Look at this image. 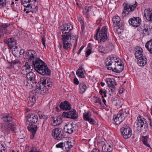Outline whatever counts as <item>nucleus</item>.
Segmentation results:
<instances>
[{
  "label": "nucleus",
  "instance_id": "nucleus-11",
  "mask_svg": "<svg viewBox=\"0 0 152 152\" xmlns=\"http://www.w3.org/2000/svg\"><path fill=\"white\" fill-rule=\"evenodd\" d=\"M137 5V3L136 1L135 4L133 5L129 4L128 3L126 4L124 8V10L123 11L122 13V16H125L126 15V12H128L127 14H128L130 12H133L135 9Z\"/></svg>",
  "mask_w": 152,
  "mask_h": 152
},
{
  "label": "nucleus",
  "instance_id": "nucleus-12",
  "mask_svg": "<svg viewBox=\"0 0 152 152\" xmlns=\"http://www.w3.org/2000/svg\"><path fill=\"white\" fill-rule=\"evenodd\" d=\"M62 116L64 118H69L73 119H77L78 116L75 110L73 109L69 112H64L62 114Z\"/></svg>",
  "mask_w": 152,
  "mask_h": 152
},
{
  "label": "nucleus",
  "instance_id": "nucleus-53",
  "mask_svg": "<svg viewBox=\"0 0 152 152\" xmlns=\"http://www.w3.org/2000/svg\"><path fill=\"white\" fill-rule=\"evenodd\" d=\"M115 86H110L109 88L110 89L111 92H115Z\"/></svg>",
  "mask_w": 152,
  "mask_h": 152
},
{
  "label": "nucleus",
  "instance_id": "nucleus-26",
  "mask_svg": "<svg viewBox=\"0 0 152 152\" xmlns=\"http://www.w3.org/2000/svg\"><path fill=\"white\" fill-rule=\"evenodd\" d=\"M31 70H32L31 66L28 64V62L26 63L25 66H23L21 70V74L25 75L28 72H29Z\"/></svg>",
  "mask_w": 152,
  "mask_h": 152
},
{
  "label": "nucleus",
  "instance_id": "nucleus-56",
  "mask_svg": "<svg viewBox=\"0 0 152 152\" xmlns=\"http://www.w3.org/2000/svg\"><path fill=\"white\" fill-rule=\"evenodd\" d=\"M91 152H100V150L98 148H94Z\"/></svg>",
  "mask_w": 152,
  "mask_h": 152
},
{
  "label": "nucleus",
  "instance_id": "nucleus-62",
  "mask_svg": "<svg viewBox=\"0 0 152 152\" xmlns=\"http://www.w3.org/2000/svg\"><path fill=\"white\" fill-rule=\"evenodd\" d=\"M93 44H92L91 43H89L88 44V46L87 48H92V47H93Z\"/></svg>",
  "mask_w": 152,
  "mask_h": 152
},
{
  "label": "nucleus",
  "instance_id": "nucleus-34",
  "mask_svg": "<svg viewBox=\"0 0 152 152\" xmlns=\"http://www.w3.org/2000/svg\"><path fill=\"white\" fill-rule=\"evenodd\" d=\"M105 81L108 85V86L116 85L115 80L114 79L109 78H107L105 79Z\"/></svg>",
  "mask_w": 152,
  "mask_h": 152
},
{
  "label": "nucleus",
  "instance_id": "nucleus-64",
  "mask_svg": "<svg viewBox=\"0 0 152 152\" xmlns=\"http://www.w3.org/2000/svg\"><path fill=\"white\" fill-rule=\"evenodd\" d=\"M148 50L150 52V53L152 54V48H147Z\"/></svg>",
  "mask_w": 152,
  "mask_h": 152
},
{
  "label": "nucleus",
  "instance_id": "nucleus-32",
  "mask_svg": "<svg viewBox=\"0 0 152 152\" xmlns=\"http://www.w3.org/2000/svg\"><path fill=\"white\" fill-rule=\"evenodd\" d=\"M135 51L134 55L136 58H139V57L143 56L142 54L143 50L142 48H135L134 49Z\"/></svg>",
  "mask_w": 152,
  "mask_h": 152
},
{
  "label": "nucleus",
  "instance_id": "nucleus-16",
  "mask_svg": "<svg viewBox=\"0 0 152 152\" xmlns=\"http://www.w3.org/2000/svg\"><path fill=\"white\" fill-rule=\"evenodd\" d=\"M121 135L124 138H128L130 137L132 135V131L129 127H122L121 129Z\"/></svg>",
  "mask_w": 152,
  "mask_h": 152
},
{
  "label": "nucleus",
  "instance_id": "nucleus-58",
  "mask_svg": "<svg viewBox=\"0 0 152 152\" xmlns=\"http://www.w3.org/2000/svg\"><path fill=\"white\" fill-rule=\"evenodd\" d=\"M104 91H102V89L100 90L99 91V93L100 94L102 95V98H104L103 96V94Z\"/></svg>",
  "mask_w": 152,
  "mask_h": 152
},
{
  "label": "nucleus",
  "instance_id": "nucleus-60",
  "mask_svg": "<svg viewBox=\"0 0 152 152\" xmlns=\"http://www.w3.org/2000/svg\"><path fill=\"white\" fill-rule=\"evenodd\" d=\"M29 149V146L28 145H26L25 147V151H28Z\"/></svg>",
  "mask_w": 152,
  "mask_h": 152
},
{
  "label": "nucleus",
  "instance_id": "nucleus-52",
  "mask_svg": "<svg viewBox=\"0 0 152 152\" xmlns=\"http://www.w3.org/2000/svg\"><path fill=\"white\" fill-rule=\"evenodd\" d=\"M74 83L76 85H78L79 84V81L75 77L73 80Z\"/></svg>",
  "mask_w": 152,
  "mask_h": 152
},
{
  "label": "nucleus",
  "instance_id": "nucleus-50",
  "mask_svg": "<svg viewBox=\"0 0 152 152\" xmlns=\"http://www.w3.org/2000/svg\"><path fill=\"white\" fill-rule=\"evenodd\" d=\"M19 64V61L18 60L12 61L11 63L10 68L12 67L13 65Z\"/></svg>",
  "mask_w": 152,
  "mask_h": 152
},
{
  "label": "nucleus",
  "instance_id": "nucleus-8",
  "mask_svg": "<svg viewBox=\"0 0 152 152\" xmlns=\"http://www.w3.org/2000/svg\"><path fill=\"white\" fill-rule=\"evenodd\" d=\"M35 75L32 72L30 71L26 74V77L27 80L24 82V85L29 87V88L33 87L35 85L37 82L35 80Z\"/></svg>",
  "mask_w": 152,
  "mask_h": 152
},
{
  "label": "nucleus",
  "instance_id": "nucleus-14",
  "mask_svg": "<svg viewBox=\"0 0 152 152\" xmlns=\"http://www.w3.org/2000/svg\"><path fill=\"white\" fill-rule=\"evenodd\" d=\"M118 58L115 56H112L107 58L105 62V64L108 70H111L112 69L113 66L115 65V63L116 62V59Z\"/></svg>",
  "mask_w": 152,
  "mask_h": 152
},
{
  "label": "nucleus",
  "instance_id": "nucleus-43",
  "mask_svg": "<svg viewBox=\"0 0 152 152\" xmlns=\"http://www.w3.org/2000/svg\"><path fill=\"white\" fill-rule=\"evenodd\" d=\"M6 0H0V8H3L6 5Z\"/></svg>",
  "mask_w": 152,
  "mask_h": 152
},
{
  "label": "nucleus",
  "instance_id": "nucleus-63",
  "mask_svg": "<svg viewBox=\"0 0 152 152\" xmlns=\"http://www.w3.org/2000/svg\"><path fill=\"white\" fill-rule=\"evenodd\" d=\"M124 88H121L119 90V93L120 94H122L124 92Z\"/></svg>",
  "mask_w": 152,
  "mask_h": 152
},
{
  "label": "nucleus",
  "instance_id": "nucleus-17",
  "mask_svg": "<svg viewBox=\"0 0 152 152\" xmlns=\"http://www.w3.org/2000/svg\"><path fill=\"white\" fill-rule=\"evenodd\" d=\"M26 53L28 57V61L31 62H32V63H33L38 59L39 58L37 57V53L34 50H28L27 52Z\"/></svg>",
  "mask_w": 152,
  "mask_h": 152
},
{
  "label": "nucleus",
  "instance_id": "nucleus-22",
  "mask_svg": "<svg viewBox=\"0 0 152 152\" xmlns=\"http://www.w3.org/2000/svg\"><path fill=\"white\" fill-rule=\"evenodd\" d=\"M10 24L9 23H3L0 26V38L3 37L5 34L7 33V28Z\"/></svg>",
  "mask_w": 152,
  "mask_h": 152
},
{
  "label": "nucleus",
  "instance_id": "nucleus-35",
  "mask_svg": "<svg viewBox=\"0 0 152 152\" xmlns=\"http://www.w3.org/2000/svg\"><path fill=\"white\" fill-rule=\"evenodd\" d=\"M35 98L34 95L29 97L28 99V106L31 107L33 106L35 103Z\"/></svg>",
  "mask_w": 152,
  "mask_h": 152
},
{
  "label": "nucleus",
  "instance_id": "nucleus-51",
  "mask_svg": "<svg viewBox=\"0 0 152 152\" xmlns=\"http://www.w3.org/2000/svg\"><path fill=\"white\" fill-rule=\"evenodd\" d=\"M115 44L111 42H108L107 44L106 48H114L115 46Z\"/></svg>",
  "mask_w": 152,
  "mask_h": 152
},
{
  "label": "nucleus",
  "instance_id": "nucleus-45",
  "mask_svg": "<svg viewBox=\"0 0 152 152\" xmlns=\"http://www.w3.org/2000/svg\"><path fill=\"white\" fill-rule=\"evenodd\" d=\"M145 48H152V39H151L146 43L145 45Z\"/></svg>",
  "mask_w": 152,
  "mask_h": 152
},
{
  "label": "nucleus",
  "instance_id": "nucleus-47",
  "mask_svg": "<svg viewBox=\"0 0 152 152\" xmlns=\"http://www.w3.org/2000/svg\"><path fill=\"white\" fill-rule=\"evenodd\" d=\"M12 49L13 54L15 55H17L19 53V48H11Z\"/></svg>",
  "mask_w": 152,
  "mask_h": 152
},
{
  "label": "nucleus",
  "instance_id": "nucleus-61",
  "mask_svg": "<svg viewBox=\"0 0 152 152\" xmlns=\"http://www.w3.org/2000/svg\"><path fill=\"white\" fill-rule=\"evenodd\" d=\"M2 147L3 148L2 149H0V152H6L5 151L6 149H5V148L4 147H3V146H2Z\"/></svg>",
  "mask_w": 152,
  "mask_h": 152
},
{
  "label": "nucleus",
  "instance_id": "nucleus-4",
  "mask_svg": "<svg viewBox=\"0 0 152 152\" xmlns=\"http://www.w3.org/2000/svg\"><path fill=\"white\" fill-rule=\"evenodd\" d=\"M96 33L94 36V38L98 41L99 44H104L108 39L107 35V26H103L100 30L99 27L96 30Z\"/></svg>",
  "mask_w": 152,
  "mask_h": 152
},
{
  "label": "nucleus",
  "instance_id": "nucleus-46",
  "mask_svg": "<svg viewBox=\"0 0 152 152\" xmlns=\"http://www.w3.org/2000/svg\"><path fill=\"white\" fill-rule=\"evenodd\" d=\"M41 41L42 42V45L44 47V48H46V45H45V39L46 38L45 36H42L41 37Z\"/></svg>",
  "mask_w": 152,
  "mask_h": 152
},
{
  "label": "nucleus",
  "instance_id": "nucleus-19",
  "mask_svg": "<svg viewBox=\"0 0 152 152\" xmlns=\"http://www.w3.org/2000/svg\"><path fill=\"white\" fill-rule=\"evenodd\" d=\"M112 21L115 27H117L118 29H121L123 28V24L121 22V19L118 16H114L112 18Z\"/></svg>",
  "mask_w": 152,
  "mask_h": 152
},
{
  "label": "nucleus",
  "instance_id": "nucleus-5",
  "mask_svg": "<svg viewBox=\"0 0 152 152\" xmlns=\"http://www.w3.org/2000/svg\"><path fill=\"white\" fill-rule=\"evenodd\" d=\"M62 40L63 44V48H70L72 44L71 41L72 39L75 40V42L73 45V48H76L77 46V36H75L72 33H70L68 34L61 35Z\"/></svg>",
  "mask_w": 152,
  "mask_h": 152
},
{
  "label": "nucleus",
  "instance_id": "nucleus-29",
  "mask_svg": "<svg viewBox=\"0 0 152 152\" xmlns=\"http://www.w3.org/2000/svg\"><path fill=\"white\" fill-rule=\"evenodd\" d=\"M138 60L137 63L138 65L140 66H143L145 65L147 62V58L144 56L139 57L137 58Z\"/></svg>",
  "mask_w": 152,
  "mask_h": 152
},
{
  "label": "nucleus",
  "instance_id": "nucleus-23",
  "mask_svg": "<svg viewBox=\"0 0 152 152\" xmlns=\"http://www.w3.org/2000/svg\"><path fill=\"white\" fill-rule=\"evenodd\" d=\"M74 127L73 123H68L64 126V131L70 134L72 133L75 130Z\"/></svg>",
  "mask_w": 152,
  "mask_h": 152
},
{
  "label": "nucleus",
  "instance_id": "nucleus-48",
  "mask_svg": "<svg viewBox=\"0 0 152 152\" xmlns=\"http://www.w3.org/2000/svg\"><path fill=\"white\" fill-rule=\"evenodd\" d=\"M65 144V143L63 142H60L56 145V147L57 148H61L62 149H63L64 148V144Z\"/></svg>",
  "mask_w": 152,
  "mask_h": 152
},
{
  "label": "nucleus",
  "instance_id": "nucleus-39",
  "mask_svg": "<svg viewBox=\"0 0 152 152\" xmlns=\"http://www.w3.org/2000/svg\"><path fill=\"white\" fill-rule=\"evenodd\" d=\"M112 50V49L110 50L108 48H99L98 51L100 53H102V55H103L104 54L110 52Z\"/></svg>",
  "mask_w": 152,
  "mask_h": 152
},
{
  "label": "nucleus",
  "instance_id": "nucleus-3",
  "mask_svg": "<svg viewBox=\"0 0 152 152\" xmlns=\"http://www.w3.org/2000/svg\"><path fill=\"white\" fill-rule=\"evenodd\" d=\"M134 131L138 133H145L148 129V124L144 118L139 115L133 125Z\"/></svg>",
  "mask_w": 152,
  "mask_h": 152
},
{
  "label": "nucleus",
  "instance_id": "nucleus-57",
  "mask_svg": "<svg viewBox=\"0 0 152 152\" xmlns=\"http://www.w3.org/2000/svg\"><path fill=\"white\" fill-rule=\"evenodd\" d=\"M14 1H13V0L12 1V3H11V7L12 8V10H13V11H15V9L13 7V5H14Z\"/></svg>",
  "mask_w": 152,
  "mask_h": 152
},
{
  "label": "nucleus",
  "instance_id": "nucleus-7",
  "mask_svg": "<svg viewBox=\"0 0 152 152\" xmlns=\"http://www.w3.org/2000/svg\"><path fill=\"white\" fill-rule=\"evenodd\" d=\"M127 114V112L126 109L120 111L116 115L113 116L114 124L115 125H118L121 124Z\"/></svg>",
  "mask_w": 152,
  "mask_h": 152
},
{
  "label": "nucleus",
  "instance_id": "nucleus-20",
  "mask_svg": "<svg viewBox=\"0 0 152 152\" xmlns=\"http://www.w3.org/2000/svg\"><path fill=\"white\" fill-rule=\"evenodd\" d=\"M27 129L28 130L31 132V139H33L34 138V136L36 134V131L38 129L37 125L33 124H29L27 127Z\"/></svg>",
  "mask_w": 152,
  "mask_h": 152
},
{
  "label": "nucleus",
  "instance_id": "nucleus-13",
  "mask_svg": "<svg viewBox=\"0 0 152 152\" xmlns=\"http://www.w3.org/2000/svg\"><path fill=\"white\" fill-rule=\"evenodd\" d=\"M72 25L69 23L63 24L58 27L59 30L62 31L63 34H67L73 29Z\"/></svg>",
  "mask_w": 152,
  "mask_h": 152
},
{
  "label": "nucleus",
  "instance_id": "nucleus-33",
  "mask_svg": "<svg viewBox=\"0 0 152 152\" xmlns=\"http://www.w3.org/2000/svg\"><path fill=\"white\" fill-rule=\"evenodd\" d=\"M149 25L144 24L143 29H142V33L144 36L148 35L150 34V31L149 30Z\"/></svg>",
  "mask_w": 152,
  "mask_h": 152
},
{
  "label": "nucleus",
  "instance_id": "nucleus-24",
  "mask_svg": "<svg viewBox=\"0 0 152 152\" xmlns=\"http://www.w3.org/2000/svg\"><path fill=\"white\" fill-rule=\"evenodd\" d=\"M59 107L62 110H69L71 108L70 104L66 101L62 102L59 105Z\"/></svg>",
  "mask_w": 152,
  "mask_h": 152
},
{
  "label": "nucleus",
  "instance_id": "nucleus-30",
  "mask_svg": "<svg viewBox=\"0 0 152 152\" xmlns=\"http://www.w3.org/2000/svg\"><path fill=\"white\" fill-rule=\"evenodd\" d=\"M30 4H31V7L32 12H36L38 10V1H37V0H34L33 2H31Z\"/></svg>",
  "mask_w": 152,
  "mask_h": 152
},
{
  "label": "nucleus",
  "instance_id": "nucleus-15",
  "mask_svg": "<svg viewBox=\"0 0 152 152\" xmlns=\"http://www.w3.org/2000/svg\"><path fill=\"white\" fill-rule=\"evenodd\" d=\"M141 23V20L139 17H134L130 18L129 20V23L130 25L137 28L140 26Z\"/></svg>",
  "mask_w": 152,
  "mask_h": 152
},
{
  "label": "nucleus",
  "instance_id": "nucleus-59",
  "mask_svg": "<svg viewBox=\"0 0 152 152\" xmlns=\"http://www.w3.org/2000/svg\"><path fill=\"white\" fill-rule=\"evenodd\" d=\"M78 20L80 21L81 25L84 24L83 20L81 18H79Z\"/></svg>",
  "mask_w": 152,
  "mask_h": 152
},
{
  "label": "nucleus",
  "instance_id": "nucleus-9",
  "mask_svg": "<svg viewBox=\"0 0 152 152\" xmlns=\"http://www.w3.org/2000/svg\"><path fill=\"white\" fill-rule=\"evenodd\" d=\"M64 134L62 129L59 128H55L52 130V135L56 140H62L64 138Z\"/></svg>",
  "mask_w": 152,
  "mask_h": 152
},
{
  "label": "nucleus",
  "instance_id": "nucleus-37",
  "mask_svg": "<svg viewBox=\"0 0 152 152\" xmlns=\"http://www.w3.org/2000/svg\"><path fill=\"white\" fill-rule=\"evenodd\" d=\"M102 152H111L112 150V146L104 144L102 147Z\"/></svg>",
  "mask_w": 152,
  "mask_h": 152
},
{
  "label": "nucleus",
  "instance_id": "nucleus-42",
  "mask_svg": "<svg viewBox=\"0 0 152 152\" xmlns=\"http://www.w3.org/2000/svg\"><path fill=\"white\" fill-rule=\"evenodd\" d=\"M142 138L143 139L142 141L143 143L147 146L150 147V145L148 142V137L147 136H143Z\"/></svg>",
  "mask_w": 152,
  "mask_h": 152
},
{
  "label": "nucleus",
  "instance_id": "nucleus-10",
  "mask_svg": "<svg viewBox=\"0 0 152 152\" xmlns=\"http://www.w3.org/2000/svg\"><path fill=\"white\" fill-rule=\"evenodd\" d=\"M116 62L115 63V65L112 66L113 67L111 70L114 72L119 73L124 69V66L121 59L118 58V59H116Z\"/></svg>",
  "mask_w": 152,
  "mask_h": 152
},
{
  "label": "nucleus",
  "instance_id": "nucleus-54",
  "mask_svg": "<svg viewBox=\"0 0 152 152\" xmlns=\"http://www.w3.org/2000/svg\"><path fill=\"white\" fill-rule=\"evenodd\" d=\"M91 53V51L90 49H88L86 52V57H88Z\"/></svg>",
  "mask_w": 152,
  "mask_h": 152
},
{
  "label": "nucleus",
  "instance_id": "nucleus-27",
  "mask_svg": "<svg viewBox=\"0 0 152 152\" xmlns=\"http://www.w3.org/2000/svg\"><path fill=\"white\" fill-rule=\"evenodd\" d=\"M4 41L5 43L8 44L9 48H13L15 47V48H18L16 45V42L15 41L13 37L9 38L7 39H5Z\"/></svg>",
  "mask_w": 152,
  "mask_h": 152
},
{
  "label": "nucleus",
  "instance_id": "nucleus-36",
  "mask_svg": "<svg viewBox=\"0 0 152 152\" xmlns=\"http://www.w3.org/2000/svg\"><path fill=\"white\" fill-rule=\"evenodd\" d=\"M83 67L81 66L77 71L76 73L77 75L80 78H84L85 76H84V73L83 71Z\"/></svg>",
  "mask_w": 152,
  "mask_h": 152
},
{
  "label": "nucleus",
  "instance_id": "nucleus-55",
  "mask_svg": "<svg viewBox=\"0 0 152 152\" xmlns=\"http://www.w3.org/2000/svg\"><path fill=\"white\" fill-rule=\"evenodd\" d=\"M19 54H20V55H23L24 53L25 52L24 50L23 49H19Z\"/></svg>",
  "mask_w": 152,
  "mask_h": 152
},
{
  "label": "nucleus",
  "instance_id": "nucleus-1",
  "mask_svg": "<svg viewBox=\"0 0 152 152\" xmlns=\"http://www.w3.org/2000/svg\"><path fill=\"white\" fill-rule=\"evenodd\" d=\"M52 85V83L48 77H44L41 78L40 81L36 86V92L41 94L47 93Z\"/></svg>",
  "mask_w": 152,
  "mask_h": 152
},
{
  "label": "nucleus",
  "instance_id": "nucleus-18",
  "mask_svg": "<svg viewBox=\"0 0 152 152\" xmlns=\"http://www.w3.org/2000/svg\"><path fill=\"white\" fill-rule=\"evenodd\" d=\"M83 118L84 120L88 121L91 124L95 125L96 124L95 121L91 118V113L89 111L83 113Z\"/></svg>",
  "mask_w": 152,
  "mask_h": 152
},
{
  "label": "nucleus",
  "instance_id": "nucleus-6",
  "mask_svg": "<svg viewBox=\"0 0 152 152\" xmlns=\"http://www.w3.org/2000/svg\"><path fill=\"white\" fill-rule=\"evenodd\" d=\"M1 116V119L5 123L6 129L11 131L13 132L16 133V129L15 127V124L12 122V115L8 113H5Z\"/></svg>",
  "mask_w": 152,
  "mask_h": 152
},
{
  "label": "nucleus",
  "instance_id": "nucleus-21",
  "mask_svg": "<svg viewBox=\"0 0 152 152\" xmlns=\"http://www.w3.org/2000/svg\"><path fill=\"white\" fill-rule=\"evenodd\" d=\"M28 120L30 124H34L37 123L38 120L37 115L34 113L29 114L27 115Z\"/></svg>",
  "mask_w": 152,
  "mask_h": 152
},
{
  "label": "nucleus",
  "instance_id": "nucleus-41",
  "mask_svg": "<svg viewBox=\"0 0 152 152\" xmlns=\"http://www.w3.org/2000/svg\"><path fill=\"white\" fill-rule=\"evenodd\" d=\"M28 152H40V151L38 148L35 145H33Z\"/></svg>",
  "mask_w": 152,
  "mask_h": 152
},
{
  "label": "nucleus",
  "instance_id": "nucleus-44",
  "mask_svg": "<svg viewBox=\"0 0 152 152\" xmlns=\"http://www.w3.org/2000/svg\"><path fill=\"white\" fill-rule=\"evenodd\" d=\"M94 102L95 103H98L101 105H102V103L99 97H95L94 98Z\"/></svg>",
  "mask_w": 152,
  "mask_h": 152
},
{
  "label": "nucleus",
  "instance_id": "nucleus-2",
  "mask_svg": "<svg viewBox=\"0 0 152 152\" xmlns=\"http://www.w3.org/2000/svg\"><path fill=\"white\" fill-rule=\"evenodd\" d=\"M32 64V68L34 67L35 71L39 74L46 76L50 75V71L46 64L40 58L34 61Z\"/></svg>",
  "mask_w": 152,
  "mask_h": 152
},
{
  "label": "nucleus",
  "instance_id": "nucleus-25",
  "mask_svg": "<svg viewBox=\"0 0 152 152\" xmlns=\"http://www.w3.org/2000/svg\"><path fill=\"white\" fill-rule=\"evenodd\" d=\"M144 15L148 21L152 22V10L150 9L145 10L144 12Z\"/></svg>",
  "mask_w": 152,
  "mask_h": 152
},
{
  "label": "nucleus",
  "instance_id": "nucleus-28",
  "mask_svg": "<svg viewBox=\"0 0 152 152\" xmlns=\"http://www.w3.org/2000/svg\"><path fill=\"white\" fill-rule=\"evenodd\" d=\"M53 119V123L52 125L53 126H57L60 124L62 122L61 116H53L52 117Z\"/></svg>",
  "mask_w": 152,
  "mask_h": 152
},
{
  "label": "nucleus",
  "instance_id": "nucleus-49",
  "mask_svg": "<svg viewBox=\"0 0 152 152\" xmlns=\"http://www.w3.org/2000/svg\"><path fill=\"white\" fill-rule=\"evenodd\" d=\"M39 118L40 119H46L47 118V115L43 114H40L39 113Z\"/></svg>",
  "mask_w": 152,
  "mask_h": 152
},
{
  "label": "nucleus",
  "instance_id": "nucleus-31",
  "mask_svg": "<svg viewBox=\"0 0 152 152\" xmlns=\"http://www.w3.org/2000/svg\"><path fill=\"white\" fill-rule=\"evenodd\" d=\"M92 7L91 6H86L83 10V13L85 17L88 19L89 15V12L91 10Z\"/></svg>",
  "mask_w": 152,
  "mask_h": 152
},
{
  "label": "nucleus",
  "instance_id": "nucleus-40",
  "mask_svg": "<svg viewBox=\"0 0 152 152\" xmlns=\"http://www.w3.org/2000/svg\"><path fill=\"white\" fill-rule=\"evenodd\" d=\"M72 143L71 141L68 140L67 142L65 143L64 146L66 150H69L70 148H71L72 147Z\"/></svg>",
  "mask_w": 152,
  "mask_h": 152
},
{
  "label": "nucleus",
  "instance_id": "nucleus-38",
  "mask_svg": "<svg viewBox=\"0 0 152 152\" xmlns=\"http://www.w3.org/2000/svg\"><path fill=\"white\" fill-rule=\"evenodd\" d=\"M79 89L80 93H83L86 90V85L84 83H80L79 85Z\"/></svg>",
  "mask_w": 152,
  "mask_h": 152
}]
</instances>
